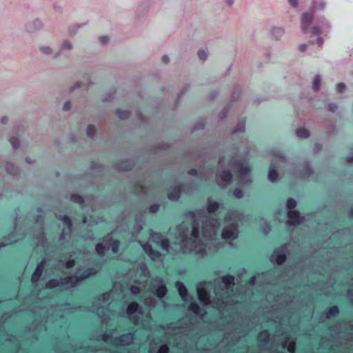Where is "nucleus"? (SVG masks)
Listing matches in <instances>:
<instances>
[{
    "label": "nucleus",
    "instance_id": "obj_1",
    "mask_svg": "<svg viewBox=\"0 0 353 353\" xmlns=\"http://www.w3.org/2000/svg\"><path fill=\"white\" fill-rule=\"evenodd\" d=\"M325 3L323 1H313L310 11L303 14L301 31L303 34L307 33V30L312 21L315 11L323 10L325 8Z\"/></svg>",
    "mask_w": 353,
    "mask_h": 353
},
{
    "label": "nucleus",
    "instance_id": "obj_2",
    "mask_svg": "<svg viewBox=\"0 0 353 353\" xmlns=\"http://www.w3.org/2000/svg\"><path fill=\"white\" fill-rule=\"evenodd\" d=\"M285 245H282L274 250L271 258L275 261L277 265H281L287 260V256L284 252Z\"/></svg>",
    "mask_w": 353,
    "mask_h": 353
},
{
    "label": "nucleus",
    "instance_id": "obj_3",
    "mask_svg": "<svg viewBox=\"0 0 353 353\" xmlns=\"http://www.w3.org/2000/svg\"><path fill=\"white\" fill-rule=\"evenodd\" d=\"M144 252L152 260H159L161 257V253L158 250H154L149 243L142 245Z\"/></svg>",
    "mask_w": 353,
    "mask_h": 353
},
{
    "label": "nucleus",
    "instance_id": "obj_4",
    "mask_svg": "<svg viewBox=\"0 0 353 353\" xmlns=\"http://www.w3.org/2000/svg\"><path fill=\"white\" fill-rule=\"evenodd\" d=\"M183 188L182 185L172 186L169 189L168 193V198L171 201H177L182 193Z\"/></svg>",
    "mask_w": 353,
    "mask_h": 353
},
{
    "label": "nucleus",
    "instance_id": "obj_5",
    "mask_svg": "<svg viewBox=\"0 0 353 353\" xmlns=\"http://www.w3.org/2000/svg\"><path fill=\"white\" fill-rule=\"evenodd\" d=\"M46 264V262L45 260H42L38 263L31 277V281L33 283H35L39 281L41 276H42L43 271L45 268Z\"/></svg>",
    "mask_w": 353,
    "mask_h": 353
},
{
    "label": "nucleus",
    "instance_id": "obj_6",
    "mask_svg": "<svg viewBox=\"0 0 353 353\" xmlns=\"http://www.w3.org/2000/svg\"><path fill=\"white\" fill-rule=\"evenodd\" d=\"M235 167L237 168L238 175L240 178H243L248 175L250 171V168L247 163L240 161L235 162Z\"/></svg>",
    "mask_w": 353,
    "mask_h": 353
},
{
    "label": "nucleus",
    "instance_id": "obj_7",
    "mask_svg": "<svg viewBox=\"0 0 353 353\" xmlns=\"http://www.w3.org/2000/svg\"><path fill=\"white\" fill-rule=\"evenodd\" d=\"M80 281L79 276L77 274L68 276L60 279L61 285H68L70 288L75 287Z\"/></svg>",
    "mask_w": 353,
    "mask_h": 353
},
{
    "label": "nucleus",
    "instance_id": "obj_8",
    "mask_svg": "<svg viewBox=\"0 0 353 353\" xmlns=\"http://www.w3.org/2000/svg\"><path fill=\"white\" fill-rule=\"evenodd\" d=\"M196 292L198 298L201 301L203 302L205 304H208L210 303V296L205 288H198Z\"/></svg>",
    "mask_w": 353,
    "mask_h": 353
},
{
    "label": "nucleus",
    "instance_id": "obj_9",
    "mask_svg": "<svg viewBox=\"0 0 353 353\" xmlns=\"http://www.w3.org/2000/svg\"><path fill=\"white\" fill-rule=\"evenodd\" d=\"M237 233L228 228H223L221 232V237L224 240H234L237 238Z\"/></svg>",
    "mask_w": 353,
    "mask_h": 353
},
{
    "label": "nucleus",
    "instance_id": "obj_10",
    "mask_svg": "<svg viewBox=\"0 0 353 353\" xmlns=\"http://www.w3.org/2000/svg\"><path fill=\"white\" fill-rule=\"evenodd\" d=\"M132 334L128 333L126 334H123L119 337H116L114 339V343L115 345H128V343L126 341V340L132 339Z\"/></svg>",
    "mask_w": 353,
    "mask_h": 353
},
{
    "label": "nucleus",
    "instance_id": "obj_11",
    "mask_svg": "<svg viewBox=\"0 0 353 353\" xmlns=\"http://www.w3.org/2000/svg\"><path fill=\"white\" fill-rule=\"evenodd\" d=\"M283 347H286L290 353H294L296 350V341L293 339L286 338L283 342Z\"/></svg>",
    "mask_w": 353,
    "mask_h": 353
},
{
    "label": "nucleus",
    "instance_id": "obj_12",
    "mask_svg": "<svg viewBox=\"0 0 353 353\" xmlns=\"http://www.w3.org/2000/svg\"><path fill=\"white\" fill-rule=\"evenodd\" d=\"M221 204L217 201H212L211 199L208 200L206 210L210 214H214L220 208Z\"/></svg>",
    "mask_w": 353,
    "mask_h": 353
},
{
    "label": "nucleus",
    "instance_id": "obj_13",
    "mask_svg": "<svg viewBox=\"0 0 353 353\" xmlns=\"http://www.w3.org/2000/svg\"><path fill=\"white\" fill-rule=\"evenodd\" d=\"M161 281V284L157 286V288L154 291V294L158 297L159 299H163L165 296L168 289L165 284L162 283V281Z\"/></svg>",
    "mask_w": 353,
    "mask_h": 353
},
{
    "label": "nucleus",
    "instance_id": "obj_14",
    "mask_svg": "<svg viewBox=\"0 0 353 353\" xmlns=\"http://www.w3.org/2000/svg\"><path fill=\"white\" fill-rule=\"evenodd\" d=\"M96 269L93 267H90L87 268L85 271H83V272H82L81 275L79 276V278L81 281L82 280L87 279L90 276H94L96 274Z\"/></svg>",
    "mask_w": 353,
    "mask_h": 353
},
{
    "label": "nucleus",
    "instance_id": "obj_15",
    "mask_svg": "<svg viewBox=\"0 0 353 353\" xmlns=\"http://www.w3.org/2000/svg\"><path fill=\"white\" fill-rule=\"evenodd\" d=\"M108 241L112 252L114 254L118 253L120 248L119 241L113 238H110Z\"/></svg>",
    "mask_w": 353,
    "mask_h": 353
},
{
    "label": "nucleus",
    "instance_id": "obj_16",
    "mask_svg": "<svg viewBox=\"0 0 353 353\" xmlns=\"http://www.w3.org/2000/svg\"><path fill=\"white\" fill-rule=\"evenodd\" d=\"M140 305L138 303L134 301L128 304L126 308V312L128 314H133L139 311Z\"/></svg>",
    "mask_w": 353,
    "mask_h": 353
},
{
    "label": "nucleus",
    "instance_id": "obj_17",
    "mask_svg": "<svg viewBox=\"0 0 353 353\" xmlns=\"http://www.w3.org/2000/svg\"><path fill=\"white\" fill-rule=\"evenodd\" d=\"M288 221H305L303 219L300 218V213L296 210H289L288 212Z\"/></svg>",
    "mask_w": 353,
    "mask_h": 353
},
{
    "label": "nucleus",
    "instance_id": "obj_18",
    "mask_svg": "<svg viewBox=\"0 0 353 353\" xmlns=\"http://www.w3.org/2000/svg\"><path fill=\"white\" fill-rule=\"evenodd\" d=\"M221 282L227 288H230L234 284V277L231 274L224 275L221 277Z\"/></svg>",
    "mask_w": 353,
    "mask_h": 353
},
{
    "label": "nucleus",
    "instance_id": "obj_19",
    "mask_svg": "<svg viewBox=\"0 0 353 353\" xmlns=\"http://www.w3.org/2000/svg\"><path fill=\"white\" fill-rule=\"evenodd\" d=\"M339 308L337 305H332L327 310L326 317L330 319V317L336 316L339 314Z\"/></svg>",
    "mask_w": 353,
    "mask_h": 353
},
{
    "label": "nucleus",
    "instance_id": "obj_20",
    "mask_svg": "<svg viewBox=\"0 0 353 353\" xmlns=\"http://www.w3.org/2000/svg\"><path fill=\"white\" fill-rule=\"evenodd\" d=\"M132 168L133 165L129 161H123L118 165V169L123 171L130 170Z\"/></svg>",
    "mask_w": 353,
    "mask_h": 353
},
{
    "label": "nucleus",
    "instance_id": "obj_21",
    "mask_svg": "<svg viewBox=\"0 0 353 353\" xmlns=\"http://www.w3.org/2000/svg\"><path fill=\"white\" fill-rule=\"evenodd\" d=\"M221 180L224 182L229 183L232 181V174L229 170H224L221 172Z\"/></svg>",
    "mask_w": 353,
    "mask_h": 353
},
{
    "label": "nucleus",
    "instance_id": "obj_22",
    "mask_svg": "<svg viewBox=\"0 0 353 353\" xmlns=\"http://www.w3.org/2000/svg\"><path fill=\"white\" fill-rule=\"evenodd\" d=\"M188 309L196 315L200 314L201 312L203 311L201 307L195 302H192L190 304Z\"/></svg>",
    "mask_w": 353,
    "mask_h": 353
},
{
    "label": "nucleus",
    "instance_id": "obj_23",
    "mask_svg": "<svg viewBox=\"0 0 353 353\" xmlns=\"http://www.w3.org/2000/svg\"><path fill=\"white\" fill-rule=\"evenodd\" d=\"M131 112L128 110H122L121 109H118L116 111V115L121 119H126L130 117Z\"/></svg>",
    "mask_w": 353,
    "mask_h": 353
},
{
    "label": "nucleus",
    "instance_id": "obj_24",
    "mask_svg": "<svg viewBox=\"0 0 353 353\" xmlns=\"http://www.w3.org/2000/svg\"><path fill=\"white\" fill-rule=\"evenodd\" d=\"M296 134L300 138H307L310 136V132L307 129L299 128L296 130Z\"/></svg>",
    "mask_w": 353,
    "mask_h": 353
},
{
    "label": "nucleus",
    "instance_id": "obj_25",
    "mask_svg": "<svg viewBox=\"0 0 353 353\" xmlns=\"http://www.w3.org/2000/svg\"><path fill=\"white\" fill-rule=\"evenodd\" d=\"M70 200L74 203L83 204L84 203V199L83 196L78 194H72L70 196Z\"/></svg>",
    "mask_w": 353,
    "mask_h": 353
},
{
    "label": "nucleus",
    "instance_id": "obj_26",
    "mask_svg": "<svg viewBox=\"0 0 353 353\" xmlns=\"http://www.w3.org/2000/svg\"><path fill=\"white\" fill-rule=\"evenodd\" d=\"M270 337V333L268 330H265L261 332L259 334V339L261 342L265 343L268 341Z\"/></svg>",
    "mask_w": 353,
    "mask_h": 353
},
{
    "label": "nucleus",
    "instance_id": "obj_27",
    "mask_svg": "<svg viewBox=\"0 0 353 353\" xmlns=\"http://www.w3.org/2000/svg\"><path fill=\"white\" fill-rule=\"evenodd\" d=\"M177 290H178L179 295L183 299H184L185 297L187 296L188 290H187L185 286L183 283H179L178 286H177Z\"/></svg>",
    "mask_w": 353,
    "mask_h": 353
},
{
    "label": "nucleus",
    "instance_id": "obj_28",
    "mask_svg": "<svg viewBox=\"0 0 353 353\" xmlns=\"http://www.w3.org/2000/svg\"><path fill=\"white\" fill-rule=\"evenodd\" d=\"M95 250L99 256H104L105 246L103 243H99L95 245Z\"/></svg>",
    "mask_w": 353,
    "mask_h": 353
},
{
    "label": "nucleus",
    "instance_id": "obj_29",
    "mask_svg": "<svg viewBox=\"0 0 353 353\" xmlns=\"http://www.w3.org/2000/svg\"><path fill=\"white\" fill-rule=\"evenodd\" d=\"M278 178V172L275 169H270L268 172V179L272 182L275 181Z\"/></svg>",
    "mask_w": 353,
    "mask_h": 353
},
{
    "label": "nucleus",
    "instance_id": "obj_30",
    "mask_svg": "<svg viewBox=\"0 0 353 353\" xmlns=\"http://www.w3.org/2000/svg\"><path fill=\"white\" fill-rule=\"evenodd\" d=\"M284 31L281 28H275L272 30V34L274 36L276 39H279L283 34Z\"/></svg>",
    "mask_w": 353,
    "mask_h": 353
},
{
    "label": "nucleus",
    "instance_id": "obj_31",
    "mask_svg": "<svg viewBox=\"0 0 353 353\" xmlns=\"http://www.w3.org/2000/svg\"><path fill=\"white\" fill-rule=\"evenodd\" d=\"M59 281L56 279H50L46 285V288L52 290L57 288L59 285Z\"/></svg>",
    "mask_w": 353,
    "mask_h": 353
},
{
    "label": "nucleus",
    "instance_id": "obj_32",
    "mask_svg": "<svg viewBox=\"0 0 353 353\" xmlns=\"http://www.w3.org/2000/svg\"><path fill=\"white\" fill-rule=\"evenodd\" d=\"M321 85V77L319 75H316L314 78L313 81V89L315 91L319 90Z\"/></svg>",
    "mask_w": 353,
    "mask_h": 353
},
{
    "label": "nucleus",
    "instance_id": "obj_33",
    "mask_svg": "<svg viewBox=\"0 0 353 353\" xmlns=\"http://www.w3.org/2000/svg\"><path fill=\"white\" fill-rule=\"evenodd\" d=\"M296 206V201L292 198H288L286 201V207L289 210H293Z\"/></svg>",
    "mask_w": 353,
    "mask_h": 353
},
{
    "label": "nucleus",
    "instance_id": "obj_34",
    "mask_svg": "<svg viewBox=\"0 0 353 353\" xmlns=\"http://www.w3.org/2000/svg\"><path fill=\"white\" fill-rule=\"evenodd\" d=\"M95 132H96V129H95V128H94V126L93 125H89L87 127L86 134L89 137L92 138L94 136Z\"/></svg>",
    "mask_w": 353,
    "mask_h": 353
},
{
    "label": "nucleus",
    "instance_id": "obj_35",
    "mask_svg": "<svg viewBox=\"0 0 353 353\" xmlns=\"http://www.w3.org/2000/svg\"><path fill=\"white\" fill-rule=\"evenodd\" d=\"M233 195L237 199H242L243 196V191L240 188H236L233 191Z\"/></svg>",
    "mask_w": 353,
    "mask_h": 353
},
{
    "label": "nucleus",
    "instance_id": "obj_36",
    "mask_svg": "<svg viewBox=\"0 0 353 353\" xmlns=\"http://www.w3.org/2000/svg\"><path fill=\"white\" fill-rule=\"evenodd\" d=\"M191 236L194 239H198L200 236V231L198 226L193 225L191 231Z\"/></svg>",
    "mask_w": 353,
    "mask_h": 353
},
{
    "label": "nucleus",
    "instance_id": "obj_37",
    "mask_svg": "<svg viewBox=\"0 0 353 353\" xmlns=\"http://www.w3.org/2000/svg\"><path fill=\"white\" fill-rule=\"evenodd\" d=\"M160 244H161V246L162 247V248L163 250H168V249L170 247V241L168 239H166V238L162 239L161 241V243Z\"/></svg>",
    "mask_w": 353,
    "mask_h": 353
},
{
    "label": "nucleus",
    "instance_id": "obj_38",
    "mask_svg": "<svg viewBox=\"0 0 353 353\" xmlns=\"http://www.w3.org/2000/svg\"><path fill=\"white\" fill-rule=\"evenodd\" d=\"M310 32L314 36H319L322 34L321 30L317 26H313L310 28Z\"/></svg>",
    "mask_w": 353,
    "mask_h": 353
},
{
    "label": "nucleus",
    "instance_id": "obj_39",
    "mask_svg": "<svg viewBox=\"0 0 353 353\" xmlns=\"http://www.w3.org/2000/svg\"><path fill=\"white\" fill-rule=\"evenodd\" d=\"M13 148L17 149L19 146V140L17 137H12L10 140Z\"/></svg>",
    "mask_w": 353,
    "mask_h": 353
},
{
    "label": "nucleus",
    "instance_id": "obj_40",
    "mask_svg": "<svg viewBox=\"0 0 353 353\" xmlns=\"http://www.w3.org/2000/svg\"><path fill=\"white\" fill-rule=\"evenodd\" d=\"M159 208H160L159 204L153 203V204L150 205V206L149 208V211L151 213H157L159 210Z\"/></svg>",
    "mask_w": 353,
    "mask_h": 353
},
{
    "label": "nucleus",
    "instance_id": "obj_41",
    "mask_svg": "<svg viewBox=\"0 0 353 353\" xmlns=\"http://www.w3.org/2000/svg\"><path fill=\"white\" fill-rule=\"evenodd\" d=\"M169 350H170V349H169L168 345L166 344H164V345H162L160 346L157 353H168Z\"/></svg>",
    "mask_w": 353,
    "mask_h": 353
},
{
    "label": "nucleus",
    "instance_id": "obj_42",
    "mask_svg": "<svg viewBox=\"0 0 353 353\" xmlns=\"http://www.w3.org/2000/svg\"><path fill=\"white\" fill-rule=\"evenodd\" d=\"M76 264V261L73 259H68L65 263V266L67 268H73Z\"/></svg>",
    "mask_w": 353,
    "mask_h": 353
},
{
    "label": "nucleus",
    "instance_id": "obj_43",
    "mask_svg": "<svg viewBox=\"0 0 353 353\" xmlns=\"http://www.w3.org/2000/svg\"><path fill=\"white\" fill-rule=\"evenodd\" d=\"M144 185L142 184H137L134 188V192H144Z\"/></svg>",
    "mask_w": 353,
    "mask_h": 353
},
{
    "label": "nucleus",
    "instance_id": "obj_44",
    "mask_svg": "<svg viewBox=\"0 0 353 353\" xmlns=\"http://www.w3.org/2000/svg\"><path fill=\"white\" fill-rule=\"evenodd\" d=\"M207 53L204 50H199L198 52V57L202 61L205 60L207 59Z\"/></svg>",
    "mask_w": 353,
    "mask_h": 353
},
{
    "label": "nucleus",
    "instance_id": "obj_45",
    "mask_svg": "<svg viewBox=\"0 0 353 353\" xmlns=\"http://www.w3.org/2000/svg\"><path fill=\"white\" fill-rule=\"evenodd\" d=\"M130 292L134 294H137L140 292V288L136 285H132L130 287Z\"/></svg>",
    "mask_w": 353,
    "mask_h": 353
},
{
    "label": "nucleus",
    "instance_id": "obj_46",
    "mask_svg": "<svg viewBox=\"0 0 353 353\" xmlns=\"http://www.w3.org/2000/svg\"><path fill=\"white\" fill-rule=\"evenodd\" d=\"M345 88V85L343 83H339L336 85V90L338 92H341Z\"/></svg>",
    "mask_w": 353,
    "mask_h": 353
},
{
    "label": "nucleus",
    "instance_id": "obj_47",
    "mask_svg": "<svg viewBox=\"0 0 353 353\" xmlns=\"http://www.w3.org/2000/svg\"><path fill=\"white\" fill-rule=\"evenodd\" d=\"M71 108H72L71 102L70 101H66L63 104V110H65V111H68V110H70Z\"/></svg>",
    "mask_w": 353,
    "mask_h": 353
},
{
    "label": "nucleus",
    "instance_id": "obj_48",
    "mask_svg": "<svg viewBox=\"0 0 353 353\" xmlns=\"http://www.w3.org/2000/svg\"><path fill=\"white\" fill-rule=\"evenodd\" d=\"M188 174L189 175H191V176H197L198 174V171L196 169H194V168H192V169H190L188 171Z\"/></svg>",
    "mask_w": 353,
    "mask_h": 353
},
{
    "label": "nucleus",
    "instance_id": "obj_49",
    "mask_svg": "<svg viewBox=\"0 0 353 353\" xmlns=\"http://www.w3.org/2000/svg\"><path fill=\"white\" fill-rule=\"evenodd\" d=\"M109 41V38L108 36H101L99 37V41L102 44H105Z\"/></svg>",
    "mask_w": 353,
    "mask_h": 353
},
{
    "label": "nucleus",
    "instance_id": "obj_50",
    "mask_svg": "<svg viewBox=\"0 0 353 353\" xmlns=\"http://www.w3.org/2000/svg\"><path fill=\"white\" fill-rule=\"evenodd\" d=\"M337 109V105L335 103H330L328 105V110L330 112H335V110Z\"/></svg>",
    "mask_w": 353,
    "mask_h": 353
},
{
    "label": "nucleus",
    "instance_id": "obj_51",
    "mask_svg": "<svg viewBox=\"0 0 353 353\" xmlns=\"http://www.w3.org/2000/svg\"><path fill=\"white\" fill-rule=\"evenodd\" d=\"M41 50L44 53V54H50L52 52V50L50 48L48 47H42L41 48Z\"/></svg>",
    "mask_w": 353,
    "mask_h": 353
},
{
    "label": "nucleus",
    "instance_id": "obj_52",
    "mask_svg": "<svg viewBox=\"0 0 353 353\" xmlns=\"http://www.w3.org/2000/svg\"><path fill=\"white\" fill-rule=\"evenodd\" d=\"M238 127H239V130L241 131H243L245 130V120H243V121L239 122V123L238 124Z\"/></svg>",
    "mask_w": 353,
    "mask_h": 353
},
{
    "label": "nucleus",
    "instance_id": "obj_53",
    "mask_svg": "<svg viewBox=\"0 0 353 353\" xmlns=\"http://www.w3.org/2000/svg\"><path fill=\"white\" fill-rule=\"evenodd\" d=\"M285 223H287L289 225L296 226V225H301L304 222H294V221H292V222H285Z\"/></svg>",
    "mask_w": 353,
    "mask_h": 353
},
{
    "label": "nucleus",
    "instance_id": "obj_54",
    "mask_svg": "<svg viewBox=\"0 0 353 353\" xmlns=\"http://www.w3.org/2000/svg\"><path fill=\"white\" fill-rule=\"evenodd\" d=\"M63 48H66V49H71L72 48V45L70 42L68 41H65L63 44Z\"/></svg>",
    "mask_w": 353,
    "mask_h": 353
},
{
    "label": "nucleus",
    "instance_id": "obj_55",
    "mask_svg": "<svg viewBox=\"0 0 353 353\" xmlns=\"http://www.w3.org/2000/svg\"><path fill=\"white\" fill-rule=\"evenodd\" d=\"M256 279L255 276H252L248 280V283L250 285H254L256 283Z\"/></svg>",
    "mask_w": 353,
    "mask_h": 353
},
{
    "label": "nucleus",
    "instance_id": "obj_56",
    "mask_svg": "<svg viewBox=\"0 0 353 353\" xmlns=\"http://www.w3.org/2000/svg\"><path fill=\"white\" fill-rule=\"evenodd\" d=\"M288 2L293 7H296L298 6V0H288Z\"/></svg>",
    "mask_w": 353,
    "mask_h": 353
},
{
    "label": "nucleus",
    "instance_id": "obj_57",
    "mask_svg": "<svg viewBox=\"0 0 353 353\" xmlns=\"http://www.w3.org/2000/svg\"><path fill=\"white\" fill-rule=\"evenodd\" d=\"M307 46L305 44H301L299 46V50L301 52H304L306 50Z\"/></svg>",
    "mask_w": 353,
    "mask_h": 353
},
{
    "label": "nucleus",
    "instance_id": "obj_58",
    "mask_svg": "<svg viewBox=\"0 0 353 353\" xmlns=\"http://www.w3.org/2000/svg\"><path fill=\"white\" fill-rule=\"evenodd\" d=\"M162 61L165 63H168L169 62V57L168 55H163L162 57Z\"/></svg>",
    "mask_w": 353,
    "mask_h": 353
},
{
    "label": "nucleus",
    "instance_id": "obj_59",
    "mask_svg": "<svg viewBox=\"0 0 353 353\" xmlns=\"http://www.w3.org/2000/svg\"><path fill=\"white\" fill-rule=\"evenodd\" d=\"M109 337H110V335H109V334H103V336H102V340H103V341H106Z\"/></svg>",
    "mask_w": 353,
    "mask_h": 353
},
{
    "label": "nucleus",
    "instance_id": "obj_60",
    "mask_svg": "<svg viewBox=\"0 0 353 353\" xmlns=\"http://www.w3.org/2000/svg\"><path fill=\"white\" fill-rule=\"evenodd\" d=\"M60 221H72V219L70 218L69 216L68 215H65L62 219H61Z\"/></svg>",
    "mask_w": 353,
    "mask_h": 353
},
{
    "label": "nucleus",
    "instance_id": "obj_61",
    "mask_svg": "<svg viewBox=\"0 0 353 353\" xmlns=\"http://www.w3.org/2000/svg\"><path fill=\"white\" fill-rule=\"evenodd\" d=\"M34 23L38 28L41 27V22L39 20H36Z\"/></svg>",
    "mask_w": 353,
    "mask_h": 353
},
{
    "label": "nucleus",
    "instance_id": "obj_62",
    "mask_svg": "<svg viewBox=\"0 0 353 353\" xmlns=\"http://www.w3.org/2000/svg\"><path fill=\"white\" fill-rule=\"evenodd\" d=\"M317 43L319 44V46H321L323 44V39L319 37L317 39Z\"/></svg>",
    "mask_w": 353,
    "mask_h": 353
},
{
    "label": "nucleus",
    "instance_id": "obj_63",
    "mask_svg": "<svg viewBox=\"0 0 353 353\" xmlns=\"http://www.w3.org/2000/svg\"><path fill=\"white\" fill-rule=\"evenodd\" d=\"M225 2L228 6H232V3H234V0H226Z\"/></svg>",
    "mask_w": 353,
    "mask_h": 353
},
{
    "label": "nucleus",
    "instance_id": "obj_64",
    "mask_svg": "<svg viewBox=\"0 0 353 353\" xmlns=\"http://www.w3.org/2000/svg\"><path fill=\"white\" fill-rule=\"evenodd\" d=\"M348 214L353 217V206L350 208Z\"/></svg>",
    "mask_w": 353,
    "mask_h": 353
}]
</instances>
